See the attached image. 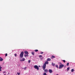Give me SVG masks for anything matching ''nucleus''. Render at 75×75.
Segmentation results:
<instances>
[{
	"instance_id": "nucleus-1",
	"label": "nucleus",
	"mask_w": 75,
	"mask_h": 75,
	"mask_svg": "<svg viewBox=\"0 0 75 75\" xmlns=\"http://www.w3.org/2000/svg\"><path fill=\"white\" fill-rule=\"evenodd\" d=\"M46 64H48V62L46 61L43 65L42 67L43 68V70H45V68H46Z\"/></svg>"
},
{
	"instance_id": "nucleus-2",
	"label": "nucleus",
	"mask_w": 75,
	"mask_h": 75,
	"mask_svg": "<svg viewBox=\"0 0 75 75\" xmlns=\"http://www.w3.org/2000/svg\"><path fill=\"white\" fill-rule=\"evenodd\" d=\"M24 55V52H22L20 54V57L21 58H23V55Z\"/></svg>"
},
{
	"instance_id": "nucleus-3",
	"label": "nucleus",
	"mask_w": 75,
	"mask_h": 75,
	"mask_svg": "<svg viewBox=\"0 0 75 75\" xmlns=\"http://www.w3.org/2000/svg\"><path fill=\"white\" fill-rule=\"evenodd\" d=\"M34 68H35V69H36L38 71L39 70V67L37 65H35L34 66Z\"/></svg>"
},
{
	"instance_id": "nucleus-4",
	"label": "nucleus",
	"mask_w": 75,
	"mask_h": 75,
	"mask_svg": "<svg viewBox=\"0 0 75 75\" xmlns=\"http://www.w3.org/2000/svg\"><path fill=\"white\" fill-rule=\"evenodd\" d=\"M64 66V65L63 64L60 65H59V69L62 68V67Z\"/></svg>"
},
{
	"instance_id": "nucleus-5",
	"label": "nucleus",
	"mask_w": 75,
	"mask_h": 75,
	"mask_svg": "<svg viewBox=\"0 0 75 75\" xmlns=\"http://www.w3.org/2000/svg\"><path fill=\"white\" fill-rule=\"evenodd\" d=\"M49 73L51 74V73H52V69H49Z\"/></svg>"
},
{
	"instance_id": "nucleus-6",
	"label": "nucleus",
	"mask_w": 75,
	"mask_h": 75,
	"mask_svg": "<svg viewBox=\"0 0 75 75\" xmlns=\"http://www.w3.org/2000/svg\"><path fill=\"white\" fill-rule=\"evenodd\" d=\"M24 57H25V58H27V57H28V54H25L24 55Z\"/></svg>"
},
{
	"instance_id": "nucleus-7",
	"label": "nucleus",
	"mask_w": 75,
	"mask_h": 75,
	"mask_svg": "<svg viewBox=\"0 0 75 75\" xmlns=\"http://www.w3.org/2000/svg\"><path fill=\"white\" fill-rule=\"evenodd\" d=\"M25 61V58H23L22 59L20 60V61Z\"/></svg>"
},
{
	"instance_id": "nucleus-8",
	"label": "nucleus",
	"mask_w": 75,
	"mask_h": 75,
	"mask_svg": "<svg viewBox=\"0 0 75 75\" xmlns=\"http://www.w3.org/2000/svg\"><path fill=\"white\" fill-rule=\"evenodd\" d=\"M24 52L25 54H28V52L27 51H24Z\"/></svg>"
},
{
	"instance_id": "nucleus-9",
	"label": "nucleus",
	"mask_w": 75,
	"mask_h": 75,
	"mask_svg": "<svg viewBox=\"0 0 75 75\" xmlns=\"http://www.w3.org/2000/svg\"><path fill=\"white\" fill-rule=\"evenodd\" d=\"M52 59H53V58H55V57L54 56H52V57H51Z\"/></svg>"
},
{
	"instance_id": "nucleus-10",
	"label": "nucleus",
	"mask_w": 75,
	"mask_h": 75,
	"mask_svg": "<svg viewBox=\"0 0 75 75\" xmlns=\"http://www.w3.org/2000/svg\"><path fill=\"white\" fill-rule=\"evenodd\" d=\"M3 61V59L0 57V61Z\"/></svg>"
},
{
	"instance_id": "nucleus-11",
	"label": "nucleus",
	"mask_w": 75,
	"mask_h": 75,
	"mask_svg": "<svg viewBox=\"0 0 75 75\" xmlns=\"http://www.w3.org/2000/svg\"><path fill=\"white\" fill-rule=\"evenodd\" d=\"M44 71L45 72H48V70L47 69H45Z\"/></svg>"
},
{
	"instance_id": "nucleus-12",
	"label": "nucleus",
	"mask_w": 75,
	"mask_h": 75,
	"mask_svg": "<svg viewBox=\"0 0 75 75\" xmlns=\"http://www.w3.org/2000/svg\"><path fill=\"white\" fill-rule=\"evenodd\" d=\"M47 61H51V59L48 58H47Z\"/></svg>"
},
{
	"instance_id": "nucleus-13",
	"label": "nucleus",
	"mask_w": 75,
	"mask_h": 75,
	"mask_svg": "<svg viewBox=\"0 0 75 75\" xmlns=\"http://www.w3.org/2000/svg\"><path fill=\"white\" fill-rule=\"evenodd\" d=\"M55 64L54 63H52V65L53 67H54L55 66Z\"/></svg>"
},
{
	"instance_id": "nucleus-14",
	"label": "nucleus",
	"mask_w": 75,
	"mask_h": 75,
	"mask_svg": "<svg viewBox=\"0 0 75 75\" xmlns=\"http://www.w3.org/2000/svg\"><path fill=\"white\" fill-rule=\"evenodd\" d=\"M74 69H71V72H74Z\"/></svg>"
},
{
	"instance_id": "nucleus-15",
	"label": "nucleus",
	"mask_w": 75,
	"mask_h": 75,
	"mask_svg": "<svg viewBox=\"0 0 75 75\" xmlns=\"http://www.w3.org/2000/svg\"><path fill=\"white\" fill-rule=\"evenodd\" d=\"M35 52H38V50H35Z\"/></svg>"
},
{
	"instance_id": "nucleus-16",
	"label": "nucleus",
	"mask_w": 75,
	"mask_h": 75,
	"mask_svg": "<svg viewBox=\"0 0 75 75\" xmlns=\"http://www.w3.org/2000/svg\"><path fill=\"white\" fill-rule=\"evenodd\" d=\"M69 62H68V63H67V66H69Z\"/></svg>"
},
{
	"instance_id": "nucleus-17",
	"label": "nucleus",
	"mask_w": 75,
	"mask_h": 75,
	"mask_svg": "<svg viewBox=\"0 0 75 75\" xmlns=\"http://www.w3.org/2000/svg\"><path fill=\"white\" fill-rule=\"evenodd\" d=\"M32 55H34V52H32Z\"/></svg>"
},
{
	"instance_id": "nucleus-18",
	"label": "nucleus",
	"mask_w": 75,
	"mask_h": 75,
	"mask_svg": "<svg viewBox=\"0 0 75 75\" xmlns=\"http://www.w3.org/2000/svg\"><path fill=\"white\" fill-rule=\"evenodd\" d=\"M55 66L57 68H58V65H55Z\"/></svg>"
},
{
	"instance_id": "nucleus-19",
	"label": "nucleus",
	"mask_w": 75,
	"mask_h": 75,
	"mask_svg": "<svg viewBox=\"0 0 75 75\" xmlns=\"http://www.w3.org/2000/svg\"><path fill=\"white\" fill-rule=\"evenodd\" d=\"M69 67H68L67 68V71H69Z\"/></svg>"
},
{
	"instance_id": "nucleus-20",
	"label": "nucleus",
	"mask_w": 75,
	"mask_h": 75,
	"mask_svg": "<svg viewBox=\"0 0 75 75\" xmlns=\"http://www.w3.org/2000/svg\"><path fill=\"white\" fill-rule=\"evenodd\" d=\"M42 57V55H39V57L40 58V57Z\"/></svg>"
},
{
	"instance_id": "nucleus-21",
	"label": "nucleus",
	"mask_w": 75,
	"mask_h": 75,
	"mask_svg": "<svg viewBox=\"0 0 75 75\" xmlns=\"http://www.w3.org/2000/svg\"><path fill=\"white\" fill-rule=\"evenodd\" d=\"M17 74L18 75H20V73H18V72H17Z\"/></svg>"
},
{
	"instance_id": "nucleus-22",
	"label": "nucleus",
	"mask_w": 75,
	"mask_h": 75,
	"mask_svg": "<svg viewBox=\"0 0 75 75\" xmlns=\"http://www.w3.org/2000/svg\"><path fill=\"white\" fill-rule=\"evenodd\" d=\"M14 55H15V57H17V54H14Z\"/></svg>"
},
{
	"instance_id": "nucleus-23",
	"label": "nucleus",
	"mask_w": 75,
	"mask_h": 75,
	"mask_svg": "<svg viewBox=\"0 0 75 75\" xmlns=\"http://www.w3.org/2000/svg\"><path fill=\"white\" fill-rule=\"evenodd\" d=\"M27 69V67H25L24 68V69L25 70H26V69Z\"/></svg>"
},
{
	"instance_id": "nucleus-24",
	"label": "nucleus",
	"mask_w": 75,
	"mask_h": 75,
	"mask_svg": "<svg viewBox=\"0 0 75 75\" xmlns=\"http://www.w3.org/2000/svg\"><path fill=\"white\" fill-rule=\"evenodd\" d=\"M62 61H63L64 62V63H65V60H62Z\"/></svg>"
},
{
	"instance_id": "nucleus-25",
	"label": "nucleus",
	"mask_w": 75,
	"mask_h": 75,
	"mask_svg": "<svg viewBox=\"0 0 75 75\" xmlns=\"http://www.w3.org/2000/svg\"><path fill=\"white\" fill-rule=\"evenodd\" d=\"M40 54H43V52H40Z\"/></svg>"
},
{
	"instance_id": "nucleus-26",
	"label": "nucleus",
	"mask_w": 75,
	"mask_h": 75,
	"mask_svg": "<svg viewBox=\"0 0 75 75\" xmlns=\"http://www.w3.org/2000/svg\"><path fill=\"white\" fill-rule=\"evenodd\" d=\"M7 53L5 54V57H7Z\"/></svg>"
},
{
	"instance_id": "nucleus-27",
	"label": "nucleus",
	"mask_w": 75,
	"mask_h": 75,
	"mask_svg": "<svg viewBox=\"0 0 75 75\" xmlns=\"http://www.w3.org/2000/svg\"><path fill=\"white\" fill-rule=\"evenodd\" d=\"M44 75H47V74H46V73H44Z\"/></svg>"
},
{
	"instance_id": "nucleus-28",
	"label": "nucleus",
	"mask_w": 75,
	"mask_h": 75,
	"mask_svg": "<svg viewBox=\"0 0 75 75\" xmlns=\"http://www.w3.org/2000/svg\"><path fill=\"white\" fill-rule=\"evenodd\" d=\"M31 62V61H30V60H29L28 61V63H30Z\"/></svg>"
},
{
	"instance_id": "nucleus-29",
	"label": "nucleus",
	"mask_w": 75,
	"mask_h": 75,
	"mask_svg": "<svg viewBox=\"0 0 75 75\" xmlns=\"http://www.w3.org/2000/svg\"><path fill=\"white\" fill-rule=\"evenodd\" d=\"M59 64L60 65H62V63H59Z\"/></svg>"
},
{
	"instance_id": "nucleus-30",
	"label": "nucleus",
	"mask_w": 75,
	"mask_h": 75,
	"mask_svg": "<svg viewBox=\"0 0 75 75\" xmlns=\"http://www.w3.org/2000/svg\"><path fill=\"white\" fill-rule=\"evenodd\" d=\"M2 68V67H0V69H1Z\"/></svg>"
},
{
	"instance_id": "nucleus-31",
	"label": "nucleus",
	"mask_w": 75,
	"mask_h": 75,
	"mask_svg": "<svg viewBox=\"0 0 75 75\" xmlns=\"http://www.w3.org/2000/svg\"><path fill=\"white\" fill-rule=\"evenodd\" d=\"M5 72H6L5 71H4V72H3V73H5Z\"/></svg>"
},
{
	"instance_id": "nucleus-32",
	"label": "nucleus",
	"mask_w": 75,
	"mask_h": 75,
	"mask_svg": "<svg viewBox=\"0 0 75 75\" xmlns=\"http://www.w3.org/2000/svg\"><path fill=\"white\" fill-rule=\"evenodd\" d=\"M1 71V69H0V72Z\"/></svg>"
},
{
	"instance_id": "nucleus-33",
	"label": "nucleus",
	"mask_w": 75,
	"mask_h": 75,
	"mask_svg": "<svg viewBox=\"0 0 75 75\" xmlns=\"http://www.w3.org/2000/svg\"><path fill=\"white\" fill-rule=\"evenodd\" d=\"M39 67H40V66H39Z\"/></svg>"
},
{
	"instance_id": "nucleus-34",
	"label": "nucleus",
	"mask_w": 75,
	"mask_h": 75,
	"mask_svg": "<svg viewBox=\"0 0 75 75\" xmlns=\"http://www.w3.org/2000/svg\"><path fill=\"white\" fill-rule=\"evenodd\" d=\"M0 67H1V66H0Z\"/></svg>"
}]
</instances>
